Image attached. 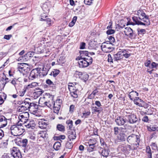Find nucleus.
Instances as JSON below:
<instances>
[{
	"instance_id": "c9c22d12",
	"label": "nucleus",
	"mask_w": 158,
	"mask_h": 158,
	"mask_svg": "<svg viewBox=\"0 0 158 158\" xmlns=\"http://www.w3.org/2000/svg\"><path fill=\"white\" fill-rule=\"evenodd\" d=\"M96 145H88V151L90 152L93 151L96 149Z\"/></svg>"
},
{
	"instance_id": "e433bc0d",
	"label": "nucleus",
	"mask_w": 158,
	"mask_h": 158,
	"mask_svg": "<svg viewBox=\"0 0 158 158\" xmlns=\"http://www.w3.org/2000/svg\"><path fill=\"white\" fill-rule=\"evenodd\" d=\"M80 78L85 82L89 78V75L85 73H83L82 76L80 77Z\"/></svg>"
},
{
	"instance_id": "09e8293b",
	"label": "nucleus",
	"mask_w": 158,
	"mask_h": 158,
	"mask_svg": "<svg viewBox=\"0 0 158 158\" xmlns=\"http://www.w3.org/2000/svg\"><path fill=\"white\" fill-rule=\"evenodd\" d=\"M66 123L68 124L69 129L72 128L73 127V122L71 120H68L66 121Z\"/></svg>"
},
{
	"instance_id": "dca6fc26",
	"label": "nucleus",
	"mask_w": 158,
	"mask_h": 158,
	"mask_svg": "<svg viewBox=\"0 0 158 158\" xmlns=\"http://www.w3.org/2000/svg\"><path fill=\"white\" fill-rule=\"evenodd\" d=\"M38 108V105L34 103H30V110L33 112L37 113Z\"/></svg>"
},
{
	"instance_id": "473e14b6",
	"label": "nucleus",
	"mask_w": 158,
	"mask_h": 158,
	"mask_svg": "<svg viewBox=\"0 0 158 158\" xmlns=\"http://www.w3.org/2000/svg\"><path fill=\"white\" fill-rule=\"evenodd\" d=\"M60 146L61 143L60 142L57 141L54 143L53 147L55 150L57 151L60 149Z\"/></svg>"
},
{
	"instance_id": "412c9836",
	"label": "nucleus",
	"mask_w": 158,
	"mask_h": 158,
	"mask_svg": "<svg viewBox=\"0 0 158 158\" xmlns=\"http://www.w3.org/2000/svg\"><path fill=\"white\" fill-rule=\"evenodd\" d=\"M28 55L27 53L24 56L19 57L18 59V60L21 61H26L30 60L31 59L29 57V56L27 55Z\"/></svg>"
},
{
	"instance_id": "864d4df0",
	"label": "nucleus",
	"mask_w": 158,
	"mask_h": 158,
	"mask_svg": "<svg viewBox=\"0 0 158 158\" xmlns=\"http://www.w3.org/2000/svg\"><path fill=\"white\" fill-rule=\"evenodd\" d=\"M107 38L111 43H112V44H113L114 43L115 41L114 37L112 36H108L107 37Z\"/></svg>"
},
{
	"instance_id": "13d9d810",
	"label": "nucleus",
	"mask_w": 158,
	"mask_h": 158,
	"mask_svg": "<svg viewBox=\"0 0 158 158\" xmlns=\"http://www.w3.org/2000/svg\"><path fill=\"white\" fill-rule=\"evenodd\" d=\"M37 49L38 50V53H44L46 51V49L45 48H44L41 50L40 48H37Z\"/></svg>"
},
{
	"instance_id": "f257e3e1",
	"label": "nucleus",
	"mask_w": 158,
	"mask_h": 158,
	"mask_svg": "<svg viewBox=\"0 0 158 158\" xmlns=\"http://www.w3.org/2000/svg\"><path fill=\"white\" fill-rule=\"evenodd\" d=\"M19 121L16 124L12 125L10 127L11 134L15 136L20 135L25 131L23 127L19 124Z\"/></svg>"
},
{
	"instance_id": "a878e982",
	"label": "nucleus",
	"mask_w": 158,
	"mask_h": 158,
	"mask_svg": "<svg viewBox=\"0 0 158 158\" xmlns=\"http://www.w3.org/2000/svg\"><path fill=\"white\" fill-rule=\"evenodd\" d=\"M140 20L143 21L145 23H143L144 24V25H143L145 26V27H147L148 26L150 25V22L149 19V16L148 15V18H142V19Z\"/></svg>"
},
{
	"instance_id": "5701e85b",
	"label": "nucleus",
	"mask_w": 158,
	"mask_h": 158,
	"mask_svg": "<svg viewBox=\"0 0 158 158\" xmlns=\"http://www.w3.org/2000/svg\"><path fill=\"white\" fill-rule=\"evenodd\" d=\"M69 91L70 92L71 96L74 98H77L78 97V95L77 93V89L71 88H69Z\"/></svg>"
},
{
	"instance_id": "4468645a",
	"label": "nucleus",
	"mask_w": 158,
	"mask_h": 158,
	"mask_svg": "<svg viewBox=\"0 0 158 158\" xmlns=\"http://www.w3.org/2000/svg\"><path fill=\"white\" fill-rule=\"evenodd\" d=\"M68 135L69 139L71 141L75 139L76 137L75 131L74 130H70L68 132Z\"/></svg>"
},
{
	"instance_id": "58836bf2",
	"label": "nucleus",
	"mask_w": 158,
	"mask_h": 158,
	"mask_svg": "<svg viewBox=\"0 0 158 158\" xmlns=\"http://www.w3.org/2000/svg\"><path fill=\"white\" fill-rule=\"evenodd\" d=\"M124 20H122L120 21V22L119 23L117 24L118 27L120 29V28H123L124 27L125 25L124 24Z\"/></svg>"
},
{
	"instance_id": "2eb2a0df",
	"label": "nucleus",
	"mask_w": 158,
	"mask_h": 158,
	"mask_svg": "<svg viewBox=\"0 0 158 158\" xmlns=\"http://www.w3.org/2000/svg\"><path fill=\"white\" fill-rule=\"evenodd\" d=\"M18 142V145L19 146H22L25 149L26 148L28 143V140L27 139H20Z\"/></svg>"
},
{
	"instance_id": "20e7f679",
	"label": "nucleus",
	"mask_w": 158,
	"mask_h": 158,
	"mask_svg": "<svg viewBox=\"0 0 158 158\" xmlns=\"http://www.w3.org/2000/svg\"><path fill=\"white\" fill-rule=\"evenodd\" d=\"M40 69L38 68L33 69L31 72L28 78L30 80H33L37 78L40 74Z\"/></svg>"
},
{
	"instance_id": "4d7b16f0",
	"label": "nucleus",
	"mask_w": 158,
	"mask_h": 158,
	"mask_svg": "<svg viewBox=\"0 0 158 158\" xmlns=\"http://www.w3.org/2000/svg\"><path fill=\"white\" fill-rule=\"evenodd\" d=\"M108 62H109L110 63H113V58H112V57L111 56V55L110 54H109L108 55Z\"/></svg>"
},
{
	"instance_id": "c03bdc74",
	"label": "nucleus",
	"mask_w": 158,
	"mask_h": 158,
	"mask_svg": "<svg viewBox=\"0 0 158 158\" xmlns=\"http://www.w3.org/2000/svg\"><path fill=\"white\" fill-rule=\"evenodd\" d=\"M113 60L114 61H118L120 60L122 58L120 56H119L117 53L113 55Z\"/></svg>"
},
{
	"instance_id": "39448f33",
	"label": "nucleus",
	"mask_w": 158,
	"mask_h": 158,
	"mask_svg": "<svg viewBox=\"0 0 158 158\" xmlns=\"http://www.w3.org/2000/svg\"><path fill=\"white\" fill-rule=\"evenodd\" d=\"M10 153L14 158H21L22 157L19 150L18 148L15 147L13 148Z\"/></svg>"
},
{
	"instance_id": "aec40b11",
	"label": "nucleus",
	"mask_w": 158,
	"mask_h": 158,
	"mask_svg": "<svg viewBox=\"0 0 158 158\" xmlns=\"http://www.w3.org/2000/svg\"><path fill=\"white\" fill-rule=\"evenodd\" d=\"M82 60H81L78 62L79 67L82 68L86 67L88 66L89 63H87V61L84 59H83Z\"/></svg>"
},
{
	"instance_id": "8fccbe9b",
	"label": "nucleus",
	"mask_w": 158,
	"mask_h": 158,
	"mask_svg": "<svg viewBox=\"0 0 158 158\" xmlns=\"http://www.w3.org/2000/svg\"><path fill=\"white\" fill-rule=\"evenodd\" d=\"M28 122H26V123H25L24 124V126L26 127L27 128H30L31 129H33L35 128L33 127L31 124L29 123Z\"/></svg>"
},
{
	"instance_id": "49530a36",
	"label": "nucleus",
	"mask_w": 158,
	"mask_h": 158,
	"mask_svg": "<svg viewBox=\"0 0 158 158\" xmlns=\"http://www.w3.org/2000/svg\"><path fill=\"white\" fill-rule=\"evenodd\" d=\"M58 107H56V106H54V108H53L54 110V112L56 113L57 114H58L59 110H60V105H57Z\"/></svg>"
},
{
	"instance_id": "ddd939ff",
	"label": "nucleus",
	"mask_w": 158,
	"mask_h": 158,
	"mask_svg": "<svg viewBox=\"0 0 158 158\" xmlns=\"http://www.w3.org/2000/svg\"><path fill=\"white\" fill-rule=\"evenodd\" d=\"M21 65L22 64H24V63H21ZM23 65L22 64L21 66H19L18 67V70L19 72L22 73L23 75L24 76L27 75V68L26 67L23 66Z\"/></svg>"
},
{
	"instance_id": "c756f323",
	"label": "nucleus",
	"mask_w": 158,
	"mask_h": 158,
	"mask_svg": "<svg viewBox=\"0 0 158 158\" xmlns=\"http://www.w3.org/2000/svg\"><path fill=\"white\" fill-rule=\"evenodd\" d=\"M79 53L81 58H85L84 57L85 56H89V52L86 51H79Z\"/></svg>"
},
{
	"instance_id": "2f4dec72",
	"label": "nucleus",
	"mask_w": 158,
	"mask_h": 158,
	"mask_svg": "<svg viewBox=\"0 0 158 158\" xmlns=\"http://www.w3.org/2000/svg\"><path fill=\"white\" fill-rule=\"evenodd\" d=\"M38 85V83L35 82H32L30 84L28 85L25 87L26 89H29L30 88H33Z\"/></svg>"
},
{
	"instance_id": "37998d69",
	"label": "nucleus",
	"mask_w": 158,
	"mask_h": 158,
	"mask_svg": "<svg viewBox=\"0 0 158 158\" xmlns=\"http://www.w3.org/2000/svg\"><path fill=\"white\" fill-rule=\"evenodd\" d=\"M88 58L85 57V58H83V59H84L86 61H87V63H89V65L91 64L92 63L93 59L92 58L89 56H88Z\"/></svg>"
},
{
	"instance_id": "774afa93",
	"label": "nucleus",
	"mask_w": 158,
	"mask_h": 158,
	"mask_svg": "<svg viewBox=\"0 0 158 158\" xmlns=\"http://www.w3.org/2000/svg\"><path fill=\"white\" fill-rule=\"evenodd\" d=\"M12 37L11 35H5L4 37V39L9 40Z\"/></svg>"
},
{
	"instance_id": "3c124183",
	"label": "nucleus",
	"mask_w": 158,
	"mask_h": 158,
	"mask_svg": "<svg viewBox=\"0 0 158 158\" xmlns=\"http://www.w3.org/2000/svg\"><path fill=\"white\" fill-rule=\"evenodd\" d=\"M96 141L94 139H90L88 142V145H96Z\"/></svg>"
},
{
	"instance_id": "0e129e2a",
	"label": "nucleus",
	"mask_w": 158,
	"mask_h": 158,
	"mask_svg": "<svg viewBox=\"0 0 158 158\" xmlns=\"http://www.w3.org/2000/svg\"><path fill=\"white\" fill-rule=\"evenodd\" d=\"M109 25L107 27L106 29L108 30L112 29L113 28L112 21H110L109 23Z\"/></svg>"
},
{
	"instance_id": "bf43d9fd",
	"label": "nucleus",
	"mask_w": 158,
	"mask_h": 158,
	"mask_svg": "<svg viewBox=\"0 0 158 158\" xmlns=\"http://www.w3.org/2000/svg\"><path fill=\"white\" fill-rule=\"evenodd\" d=\"M158 65V64H157L156 63L154 62H153L150 64V65L149 66V68L152 69L154 68H156Z\"/></svg>"
},
{
	"instance_id": "72a5a7b5",
	"label": "nucleus",
	"mask_w": 158,
	"mask_h": 158,
	"mask_svg": "<svg viewBox=\"0 0 158 158\" xmlns=\"http://www.w3.org/2000/svg\"><path fill=\"white\" fill-rule=\"evenodd\" d=\"M49 69L50 68L47 65L44 66L43 68V72L42 73L43 75L44 76L47 75Z\"/></svg>"
},
{
	"instance_id": "ea45409f",
	"label": "nucleus",
	"mask_w": 158,
	"mask_h": 158,
	"mask_svg": "<svg viewBox=\"0 0 158 158\" xmlns=\"http://www.w3.org/2000/svg\"><path fill=\"white\" fill-rule=\"evenodd\" d=\"M5 78L3 77H2L1 78L0 80V81H2V82L3 83L2 84L4 85V86L6 84L9 82V79L8 78L6 77L5 76Z\"/></svg>"
},
{
	"instance_id": "052dcab7",
	"label": "nucleus",
	"mask_w": 158,
	"mask_h": 158,
	"mask_svg": "<svg viewBox=\"0 0 158 158\" xmlns=\"http://www.w3.org/2000/svg\"><path fill=\"white\" fill-rule=\"evenodd\" d=\"M46 23L49 26H50L52 25V21L49 18L46 19Z\"/></svg>"
},
{
	"instance_id": "79ce46f5",
	"label": "nucleus",
	"mask_w": 158,
	"mask_h": 158,
	"mask_svg": "<svg viewBox=\"0 0 158 158\" xmlns=\"http://www.w3.org/2000/svg\"><path fill=\"white\" fill-rule=\"evenodd\" d=\"M127 51L125 49H120L119 51L117 53L119 56H120L121 57H123V54L127 52Z\"/></svg>"
},
{
	"instance_id": "680f3d73",
	"label": "nucleus",
	"mask_w": 158,
	"mask_h": 158,
	"mask_svg": "<svg viewBox=\"0 0 158 158\" xmlns=\"http://www.w3.org/2000/svg\"><path fill=\"white\" fill-rule=\"evenodd\" d=\"M1 158H12V157L10 156V154H4L3 155Z\"/></svg>"
},
{
	"instance_id": "9b49d317",
	"label": "nucleus",
	"mask_w": 158,
	"mask_h": 158,
	"mask_svg": "<svg viewBox=\"0 0 158 158\" xmlns=\"http://www.w3.org/2000/svg\"><path fill=\"white\" fill-rule=\"evenodd\" d=\"M125 29L124 32L125 35L129 36L131 38H132L134 34L132 29L129 27H125Z\"/></svg>"
},
{
	"instance_id": "393cba45",
	"label": "nucleus",
	"mask_w": 158,
	"mask_h": 158,
	"mask_svg": "<svg viewBox=\"0 0 158 158\" xmlns=\"http://www.w3.org/2000/svg\"><path fill=\"white\" fill-rule=\"evenodd\" d=\"M47 102L46 106H47L48 108L51 109L53 107V106H55V102L54 100H51L46 101Z\"/></svg>"
},
{
	"instance_id": "338daca9",
	"label": "nucleus",
	"mask_w": 158,
	"mask_h": 158,
	"mask_svg": "<svg viewBox=\"0 0 158 158\" xmlns=\"http://www.w3.org/2000/svg\"><path fill=\"white\" fill-rule=\"evenodd\" d=\"M90 112L89 111H88L86 112L83 113V116L85 118H87L88 116L90 115Z\"/></svg>"
},
{
	"instance_id": "f704fd0d",
	"label": "nucleus",
	"mask_w": 158,
	"mask_h": 158,
	"mask_svg": "<svg viewBox=\"0 0 158 158\" xmlns=\"http://www.w3.org/2000/svg\"><path fill=\"white\" fill-rule=\"evenodd\" d=\"M56 129L59 131L61 132H64L65 131V127L61 124H58L56 126Z\"/></svg>"
},
{
	"instance_id": "f8f14e48",
	"label": "nucleus",
	"mask_w": 158,
	"mask_h": 158,
	"mask_svg": "<svg viewBox=\"0 0 158 158\" xmlns=\"http://www.w3.org/2000/svg\"><path fill=\"white\" fill-rule=\"evenodd\" d=\"M139 17L138 18L137 17H132V19L135 23H133L132 22H128L127 25H134L135 24L138 25H144V24L143 23V22H141L140 21H139Z\"/></svg>"
},
{
	"instance_id": "6e6552de",
	"label": "nucleus",
	"mask_w": 158,
	"mask_h": 158,
	"mask_svg": "<svg viewBox=\"0 0 158 158\" xmlns=\"http://www.w3.org/2000/svg\"><path fill=\"white\" fill-rule=\"evenodd\" d=\"M102 49L105 52L109 53L111 52L113 50V48L111 45H109L103 43L101 46Z\"/></svg>"
},
{
	"instance_id": "7ed1b4c3",
	"label": "nucleus",
	"mask_w": 158,
	"mask_h": 158,
	"mask_svg": "<svg viewBox=\"0 0 158 158\" xmlns=\"http://www.w3.org/2000/svg\"><path fill=\"white\" fill-rule=\"evenodd\" d=\"M94 105L96 106L92 107V110L94 113L97 112L100 114L103 110L102 108L101 107L102 105L101 102L99 101H96L95 102V103H93L92 104V106H94Z\"/></svg>"
},
{
	"instance_id": "f3484780",
	"label": "nucleus",
	"mask_w": 158,
	"mask_h": 158,
	"mask_svg": "<svg viewBox=\"0 0 158 158\" xmlns=\"http://www.w3.org/2000/svg\"><path fill=\"white\" fill-rule=\"evenodd\" d=\"M46 121L44 119H41L39 121V126L40 128L44 129L46 128L48 124L45 122Z\"/></svg>"
},
{
	"instance_id": "b1692460",
	"label": "nucleus",
	"mask_w": 158,
	"mask_h": 158,
	"mask_svg": "<svg viewBox=\"0 0 158 158\" xmlns=\"http://www.w3.org/2000/svg\"><path fill=\"white\" fill-rule=\"evenodd\" d=\"M147 129L149 131H158V127L156 125L147 126Z\"/></svg>"
},
{
	"instance_id": "cd10ccee",
	"label": "nucleus",
	"mask_w": 158,
	"mask_h": 158,
	"mask_svg": "<svg viewBox=\"0 0 158 158\" xmlns=\"http://www.w3.org/2000/svg\"><path fill=\"white\" fill-rule=\"evenodd\" d=\"M47 103L44 97L43 98H40L39 101V104H40L39 105L40 106L45 107L46 103Z\"/></svg>"
},
{
	"instance_id": "a19ab883",
	"label": "nucleus",
	"mask_w": 158,
	"mask_h": 158,
	"mask_svg": "<svg viewBox=\"0 0 158 158\" xmlns=\"http://www.w3.org/2000/svg\"><path fill=\"white\" fill-rule=\"evenodd\" d=\"M18 109V111L20 112H24V111L27 110L26 108V107H25V106H24L23 104L19 106Z\"/></svg>"
},
{
	"instance_id": "69168bd1",
	"label": "nucleus",
	"mask_w": 158,
	"mask_h": 158,
	"mask_svg": "<svg viewBox=\"0 0 158 158\" xmlns=\"http://www.w3.org/2000/svg\"><path fill=\"white\" fill-rule=\"evenodd\" d=\"M100 142L102 146H104L105 145V147L107 146L106 144L104 142V139L102 138L100 139Z\"/></svg>"
},
{
	"instance_id": "de8ad7c7",
	"label": "nucleus",
	"mask_w": 158,
	"mask_h": 158,
	"mask_svg": "<svg viewBox=\"0 0 158 158\" xmlns=\"http://www.w3.org/2000/svg\"><path fill=\"white\" fill-rule=\"evenodd\" d=\"M115 32V30L112 29H108L106 31V33L108 35L113 34Z\"/></svg>"
},
{
	"instance_id": "c85d7f7f",
	"label": "nucleus",
	"mask_w": 158,
	"mask_h": 158,
	"mask_svg": "<svg viewBox=\"0 0 158 158\" xmlns=\"http://www.w3.org/2000/svg\"><path fill=\"white\" fill-rule=\"evenodd\" d=\"M125 134H120L117 137V140L118 142H123L125 140Z\"/></svg>"
},
{
	"instance_id": "a211bd4d",
	"label": "nucleus",
	"mask_w": 158,
	"mask_h": 158,
	"mask_svg": "<svg viewBox=\"0 0 158 158\" xmlns=\"http://www.w3.org/2000/svg\"><path fill=\"white\" fill-rule=\"evenodd\" d=\"M38 137L42 138L44 139H47L48 137V134L45 131H40L38 134Z\"/></svg>"
},
{
	"instance_id": "0eeeda50",
	"label": "nucleus",
	"mask_w": 158,
	"mask_h": 158,
	"mask_svg": "<svg viewBox=\"0 0 158 158\" xmlns=\"http://www.w3.org/2000/svg\"><path fill=\"white\" fill-rule=\"evenodd\" d=\"M127 118V121L131 124H133L137 122L138 119L136 116L134 114H131L129 115H126Z\"/></svg>"
},
{
	"instance_id": "1a4fd4ad",
	"label": "nucleus",
	"mask_w": 158,
	"mask_h": 158,
	"mask_svg": "<svg viewBox=\"0 0 158 158\" xmlns=\"http://www.w3.org/2000/svg\"><path fill=\"white\" fill-rule=\"evenodd\" d=\"M131 148V146L130 145H125L124 144H120L118 147V150L124 153H126L127 151H130Z\"/></svg>"
},
{
	"instance_id": "5fc2aeb1",
	"label": "nucleus",
	"mask_w": 158,
	"mask_h": 158,
	"mask_svg": "<svg viewBox=\"0 0 158 158\" xmlns=\"http://www.w3.org/2000/svg\"><path fill=\"white\" fill-rule=\"evenodd\" d=\"M93 0H84V3L85 4L88 5H91L93 3Z\"/></svg>"
},
{
	"instance_id": "4c0bfd02",
	"label": "nucleus",
	"mask_w": 158,
	"mask_h": 158,
	"mask_svg": "<svg viewBox=\"0 0 158 158\" xmlns=\"http://www.w3.org/2000/svg\"><path fill=\"white\" fill-rule=\"evenodd\" d=\"M60 71L58 69H54V70L51 72L50 75H53L54 77L57 76L60 73Z\"/></svg>"
},
{
	"instance_id": "423d86ee",
	"label": "nucleus",
	"mask_w": 158,
	"mask_h": 158,
	"mask_svg": "<svg viewBox=\"0 0 158 158\" xmlns=\"http://www.w3.org/2000/svg\"><path fill=\"white\" fill-rule=\"evenodd\" d=\"M29 114L28 112H26L23 113V114L20 115L19 117L18 118L19 120V121L22 122V123H19V124L22 125V124H25L26 123V122H28V119H27V117L26 116H29Z\"/></svg>"
},
{
	"instance_id": "e2e57ef3",
	"label": "nucleus",
	"mask_w": 158,
	"mask_h": 158,
	"mask_svg": "<svg viewBox=\"0 0 158 158\" xmlns=\"http://www.w3.org/2000/svg\"><path fill=\"white\" fill-rule=\"evenodd\" d=\"M118 130H119V129H118V127H114V133L115 135H117L118 133H119Z\"/></svg>"
},
{
	"instance_id": "9d476101",
	"label": "nucleus",
	"mask_w": 158,
	"mask_h": 158,
	"mask_svg": "<svg viewBox=\"0 0 158 158\" xmlns=\"http://www.w3.org/2000/svg\"><path fill=\"white\" fill-rule=\"evenodd\" d=\"M115 122L118 126H122L124 124L127 122V119L124 118L123 116H118L115 119Z\"/></svg>"
},
{
	"instance_id": "6ab92c4d",
	"label": "nucleus",
	"mask_w": 158,
	"mask_h": 158,
	"mask_svg": "<svg viewBox=\"0 0 158 158\" xmlns=\"http://www.w3.org/2000/svg\"><path fill=\"white\" fill-rule=\"evenodd\" d=\"M46 82L48 85V87L52 88V91H54L56 88V84L54 83L50 79H48L46 80Z\"/></svg>"
},
{
	"instance_id": "603ef678",
	"label": "nucleus",
	"mask_w": 158,
	"mask_h": 158,
	"mask_svg": "<svg viewBox=\"0 0 158 158\" xmlns=\"http://www.w3.org/2000/svg\"><path fill=\"white\" fill-rule=\"evenodd\" d=\"M141 17H142V18H148V15H147L143 11L141 13V15H140V16L139 17V19L140 20L142 19Z\"/></svg>"
},
{
	"instance_id": "4be33fe9",
	"label": "nucleus",
	"mask_w": 158,
	"mask_h": 158,
	"mask_svg": "<svg viewBox=\"0 0 158 158\" xmlns=\"http://www.w3.org/2000/svg\"><path fill=\"white\" fill-rule=\"evenodd\" d=\"M30 100V99L26 98L23 101V102L22 103V104L24 105V106H25V107H26L27 109H28L29 110H30V109L31 103L30 102H29V101Z\"/></svg>"
},
{
	"instance_id": "a18cd8bd",
	"label": "nucleus",
	"mask_w": 158,
	"mask_h": 158,
	"mask_svg": "<svg viewBox=\"0 0 158 158\" xmlns=\"http://www.w3.org/2000/svg\"><path fill=\"white\" fill-rule=\"evenodd\" d=\"M73 146V143L72 142H67L66 144V147L67 148L71 149Z\"/></svg>"
},
{
	"instance_id": "7c9ffc66",
	"label": "nucleus",
	"mask_w": 158,
	"mask_h": 158,
	"mask_svg": "<svg viewBox=\"0 0 158 158\" xmlns=\"http://www.w3.org/2000/svg\"><path fill=\"white\" fill-rule=\"evenodd\" d=\"M110 152L109 149H104L102 150L101 154L103 156L107 157L109 154Z\"/></svg>"
},
{
	"instance_id": "f03ea898",
	"label": "nucleus",
	"mask_w": 158,
	"mask_h": 158,
	"mask_svg": "<svg viewBox=\"0 0 158 158\" xmlns=\"http://www.w3.org/2000/svg\"><path fill=\"white\" fill-rule=\"evenodd\" d=\"M127 140L129 143L134 144L138 147L139 145V143L140 141V137L139 135L132 134L127 137Z\"/></svg>"
},
{
	"instance_id": "bb28decb",
	"label": "nucleus",
	"mask_w": 158,
	"mask_h": 158,
	"mask_svg": "<svg viewBox=\"0 0 158 158\" xmlns=\"http://www.w3.org/2000/svg\"><path fill=\"white\" fill-rule=\"evenodd\" d=\"M44 97L46 101L51 100L54 99V96L49 93H45Z\"/></svg>"
},
{
	"instance_id": "6e6d98bb",
	"label": "nucleus",
	"mask_w": 158,
	"mask_h": 158,
	"mask_svg": "<svg viewBox=\"0 0 158 158\" xmlns=\"http://www.w3.org/2000/svg\"><path fill=\"white\" fill-rule=\"evenodd\" d=\"M7 120H6L3 121V122H1V125H0V128L6 126L7 124Z\"/></svg>"
}]
</instances>
